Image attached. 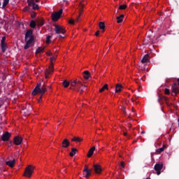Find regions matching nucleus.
<instances>
[{"label":"nucleus","instance_id":"nucleus-1","mask_svg":"<svg viewBox=\"0 0 179 179\" xmlns=\"http://www.w3.org/2000/svg\"><path fill=\"white\" fill-rule=\"evenodd\" d=\"M34 41V36H33V30L29 29L27 31L25 34L26 45L24 47V50H28V48H30V47L33 45Z\"/></svg>","mask_w":179,"mask_h":179},{"label":"nucleus","instance_id":"nucleus-2","mask_svg":"<svg viewBox=\"0 0 179 179\" xmlns=\"http://www.w3.org/2000/svg\"><path fill=\"white\" fill-rule=\"evenodd\" d=\"M47 92V86L43 84V85L41 87V84H37L35 89L32 92V96H36V94H38L39 93L41 95L39 99L38 100V103H41V100L43 99V94Z\"/></svg>","mask_w":179,"mask_h":179},{"label":"nucleus","instance_id":"nucleus-3","mask_svg":"<svg viewBox=\"0 0 179 179\" xmlns=\"http://www.w3.org/2000/svg\"><path fill=\"white\" fill-rule=\"evenodd\" d=\"M70 85L72 87H74L73 89V90H76V92H80V94H82L83 92H85V89L86 88V86L83 85V84H82V82H80V80L71 81L70 83Z\"/></svg>","mask_w":179,"mask_h":179},{"label":"nucleus","instance_id":"nucleus-4","mask_svg":"<svg viewBox=\"0 0 179 179\" xmlns=\"http://www.w3.org/2000/svg\"><path fill=\"white\" fill-rule=\"evenodd\" d=\"M34 171V167L31 166V165H29L25 169L24 176L28 177V178H30V177H31V174H33Z\"/></svg>","mask_w":179,"mask_h":179},{"label":"nucleus","instance_id":"nucleus-5","mask_svg":"<svg viewBox=\"0 0 179 179\" xmlns=\"http://www.w3.org/2000/svg\"><path fill=\"white\" fill-rule=\"evenodd\" d=\"M63 10L60 9L59 11L52 13V20L53 22H57L61 15H62Z\"/></svg>","mask_w":179,"mask_h":179},{"label":"nucleus","instance_id":"nucleus-6","mask_svg":"<svg viewBox=\"0 0 179 179\" xmlns=\"http://www.w3.org/2000/svg\"><path fill=\"white\" fill-rule=\"evenodd\" d=\"M55 31L56 34H64L66 33V30L64 27L57 24L55 25Z\"/></svg>","mask_w":179,"mask_h":179},{"label":"nucleus","instance_id":"nucleus-7","mask_svg":"<svg viewBox=\"0 0 179 179\" xmlns=\"http://www.w3.org/2000/svg\"><path fill=\"white\" fill-rule=\"evenodd\" d=\"M154 170L157 172V176H160L162 170H163V163L156 164L154 166Z\"/></svg>","mask_w":179,"mask_h":179},{"label":"nucleus","instance_id":"nucleus-8","mask_svg":"<svg viewBox=\"0 0 179 179\" xmlns=\"http://www.w3.org/2000/svg\"><path fill=\"white\" fill-rule=\"evenodd\" d=\"M5 41H6V36H3L1 41V47L2 52H6V50H8V45H6Z\"/></svg>","mask_w":179,"mask_h":179},{"label":"nucleus","instance_id":"nucleus-9","mask_svg":"<svg viewBox=\"0 0 179 179\" xmlns=\"http://www.w3.org/2000/svg\"><path fill=\"white\" fill-rule=\"evenodd\" d=\"M162 101H165V103H166V106L168 107H170V106L172 105L171 103H170L169 102V98L168 97H166V96H159V98H158V103L162 104Z\"/></svg>","mask_w":179,"mask_h":179},{"label":"nucleus","instance_id":"nucleus-10","mask_svg":"<svg viewBox=\"0 0 179 179\" xmlns=\"http://www.w3.org/2000/svg\"><path fill=\"white\" fill-rule=\"evenodd\" d=\"M52 72H54V66L50 65L48 68V69H47L45 71V79H48V75L51 74Z\"/></svg>","mask_w":179,"mask_h":179},{"label":"nucleus","instance_id":"nucleus-11","mask_svg":"<svg viewBox=\"0 0 179 179\" xmlns=\"http://www.w3.org/2000/svg\"><path fill=\"white\" fill-rule=\"evenodd\" d=\"M171 92L175 94V96H177L179 93L178 85L177 83H174L171 86Z\"/></svg>","mask_w":179,"mask_h":179},{"label":"nucleus","instance_id":"nucleus-12","mask_svg":"<svg viewBox=\"0 0 179 179\" xmlns=\"http://www.w3.org/2000/svg\"><path fill=\"white\" fill-rule=\"evenodd\" d=\"M83 175L85 176V178H90V176H92V170L85 166L83 170Z\"/></svg>","mask_w":179,"mask_h":179},{"label":"nucleus","instance_id":"nucleus-13","mask_svg":"<svg viewBox=\"0 0 179 179\" xmlns=\"http://www.w3.org/2000/svg\"><path fill=\"white\" fill-rule=\"evenodd\" d=\"M69 146H71V143L69 142V140H68V138H64L62 142V148L66 149Z\"/></svg>","mask_w":179,"mask_h":179},{"label":"nucleus","instance_id":"nucleus-14","mask_svg":"<svg viewBox=\"0 0 179 179\" xmlns=\"http://www.w3.org/2000/svg\"><path fill=\"white\" fill-rule=\"evenodd\" d=\"M10 133L6 131L5 134H3L2 135V137H1V140L3 141V142H6L8 141H9L10 138Z\"/></svg>","mask_w":179,"mask_h":179},{"label":"nucleus","instance_id":"nucleus-15","mask_svg":"<svg viewBox=\"0 0 179 179\" xmlns=\"http://www.w3.org/2000/svg\"><path fill=\"white\" fill-rule=\"evenodd\" d=\"M94 171L96 174H101V171H103V169H101V166L99 164L94 165Z\"/></svg>","mask_w":179,"mask_h":179},{"label":"nucleus","instance_id":"nucleus-16","mask_svg":"<svg viewBox=\"0 0 179 179\" xmlns=\"http://www.w3.org/2000/svg\"><path fill=\"white\" fill-rule=\"evenodd\" d=\"M14 143L15 145H19L23 142V138L19 136H17L14 138Z\"/></svg>","mask_w":179,"mask_h":179},{"label":"nucleus","instance_id":"nucleus-17","mask_svg":"<svg viewBox=\"0 0 179 179\" xmlns=\"http://www.w3.org/2000/svg\"><path fill=\"white\" fill-rule=\"evenodd\" d=\"M15 163H16V160L15 159H13V160H12V161H6V166H8V167H10L11 169L13 167H15Z\"/></svg>","mask_w":179,"mask_h":179},{"label":"nucleus","instance_id":"nucleus-18","mask_svg":"<svg viewBox=\"0 0 179 179\" xmlns=\"http://www.w3.org/2000/svg\"><path fill=\"white\" fill-rule=\"evenodd\" d=\"M95 150H96V147L91 148L88 152L87 157H92V156H93V153H94Z\"/></svg>","mask_w":179,"mask_h":179},{"label":"nucleus","instance_id":"nucleus-19","mask_svg":"<svg viewBox=\"0 0 179 179\" xmlns=\"http://www.w3.org/2000/svg\"><path fill=\"white\" fill-rule=\"evenodd\" d=\"M149 62V54L145 55V56L141 59L142 64H146V62Z\"/></svg>","mask_w":179,"mask_h":179},{"label":"nucleus","instance_id":"nucleus-20","mask_svg":"<svg viewBox=\"0 0 179 179\" xmlns=\"http://www.w3.org/2000/svg\"><path fill=\"white\" fill-rule=\"evenodd\" d=\"M83 5L80 4V8H79V10H80V14L78 16L77 19H76V22H79L80 19V15H82V12H83Z\"/></svg>","mask_w":179,"mask_h":179},{"label":"nucleus","instance_id":"nucleus-21","mask_svg":"<svg viewBox=\"0 0 179 179\" xmlns=\"http://www.w3.org/2000/svg\"><path fill=\"white\" fill-rule=\"evenodd\" d=\"M83 73H84V75H83L84 79L87 80V79H89V78H90V72H89V71H85L83 72Z\"/></svg>","mask_w":179,"mask_h":179},{"label":"nucleus","instance_id":"nucleus-22","mask_svg":"<svg viewBox=\"0 0 179 179\" xmlns=\"http://www.w3.org/2000/svg\"><path fill=\"white\" fill-rule=\"evenodd\" d=\"M124 14L120 15V16L117 17V23H122L123 19H124Z\"/></svg>","mask_w":179,"mask_h":179},{"label":"nucleus","instance_id":"nucleus-23","mask_svg":"<svg viewBox=\"0 0 179 179\" xmlns=\"http://www.w3.org/2000/svg\"><path fill=\"white\" fill-rule=\"evenodd\" d=\"M122 89V85L121 84H117L115 87V93H120Z\"/></svg>","mask_w":179,"mask_h":179},{"label":"nucleus","instance_id":"nucleus-24","mask_svg":"<svg viewBox=\"0 0 179 179\" xmlns=\"http://www.w3.org/2000/svg\"><path fill=\"white\" fill-rule=\"evenodd\" d=\"M83 141V138L74 136L73 138H71V142H82Z\"/></svg>","mask_w":179,"mask_h":179},{"label":"nucleus","instance_id":"nucleus-25","mask_svg":"<svg viewBox=\"0 0 179 179\" xmlns=\"http://www.w3.org/2000/svg\"><path fill=\"white\" fill-rule=\"evenodd\" d=\"M76 152H78V150L75 148H71V152H70L71 157H73L75 155H76Z\"/></svg>","mask_w":179,"mask_h":179},{"label":"nucleus","instance_id":"nucleus-26","mask_svg":"<svg viewBox=\"0 0 179 179\" xmlns=\"http://www.w3.org/2000/svg\"><path fill=\"white\" fill-rule=\"evenodd\" d=\"M99 27L101 30H104L106 29V24L103 22H100L99 24Z\"/></svg>","mask_w":179,"mask_h":179},{"label":"nucleus","instance_id":"nucleus-27","mask_svg":"<svg viewBox=\"0 0 179 179\" xmlns=\"http://www.w3.org/2000/svg\"><path fill=\"white\" fill-rule=\"evenodd\" d=\"M45 50V47H39L36 49V54H40V52H43V50Z\"/></svg>","mask_w":179,"mask_h":179},{"label":"nucleus","instance_id":"nucleus-28","mask_svg":"<svg viewBox=\"0 0 179 179\" xmlns=\"http://www.w3.org/2000/svg\"><path fill=\"white\" fill-rule=\"evenodd\" d=\"M166 145H163L162 148H160L159 149L157 150V153H162V152H164V149H166Z\"/></svg>","mask_w":179,"mask_h":179},{"label":"nucleus","instance_id":"nucleus-29","mask_svg":"<svg viewBox=\"0 0 179 179\" xmlns=\"http://www.w3.org/2000/svg\"><path fill=\"white\" fill-rule=\"evenodd\" d=\"M105 90H108V85L106 84L101 89H100L99 93H103Z\"/></svg>","mask_w":179,"mask_h":179},{"label":"nucleus","instance_id":"nucleus-30","mask_svg":"<svg viewBox=\"0 0 179 179\" xmlns=\"http://www.w3.org/2000/svg\"><path fill=\"white\" fill-rule=\"evenodd\" d=\"M30 27H31L32 29H35L36 24V21L34 20H31L29 24Z\"/></svg>","mask_w":179,"mask_h":179},{"label":"nucleus","instance_id":"nucleus-31","mask_svg":"<svg viewBox=\"0 0 179 179\" xmlns=\"http://www.w3.org/2000/svg\"><path fill=\"white\" fill-rule=\"evenodd\" d=\"M27 3L29 6H32L35 5L36 3H34V0H27Z\"/></svg>","mask_w":179,"mask_h":179},{"label":"nucleus","instance_id":"nucleus-32","mask_svg":"<svg viewBox=\"0 0 179 179\" xmlns=\"http://www.w3.org/2000/svg\"><path fill=\"white\" fill-rule=\"evenodd\" d=\"M57 59V56H52L50 57V65H52L54 66V63H52V61H55Z\"/></svg>","mask_w":179,"mask_h":179},{"label":"nucleus","instance_id":"nucleus-33","mask_svg":"<svg viewBox=\"0 0 179 179\" xmlns=\"http://www.w3.org/2000/svg\"><path fill=\"white\" fill-rule=\"evenodd\" d=\"M69 84H70V83L68 82L67 80H64V81L63 82V86H64V87H65V88L68 87L69 86Z\"/></svg>","mask_w":179,"mask_h":179},{"label":"nucleus","instance_id":"nucleus-34","mask_svg":"<svg viewBox=\"0 0 179 179\" xmlns=\"http://www.w3.org/2000/svg\"><path fill=\"white\" fill-rule=\"evenodd\" d=\"M119 9L120 10H124L127 9V5H125V4L120 5L119 6Z\"/></svg>","mask_w":179,"mask_h":179},{"label":"nucleus","instance_id":"nucleus-35","mask_svg":"<svg viewBox=\"0 0 179 179\" xmlns=\"http://www.w3.org/2000/svg\"><path fill=\"white\" fill-rule=\"evenodd\" d=\"M46 44H51V36H48L46 38Z\"/></svg>","mask_w":179,"mask_h":179},{"label":"nucleus","instance_id":"nucleus-36","mask_svg":"<svg viewBox=\"0 0 179 179\" xmlns=\"http://www.w3.org/2000/svg\"><path fill=\"white\" fill-rule=\"evenodd\" d=\"M8 3H9V0H3V8H5Z\"/></svg>","mask_w":179,"mask_h":179},{"label":"nucleus","instance_id":"nucleus-37","mask_svg":"<svg viewBox=\"0 0 179 179\" xmlns=\"http://www.w3.org/2000/svg\"><path fill=\"white\" fill-rule=\"evenodd\" d=\"M38 26H43L44 24V20H39L38 21Z\"/></svg>","mask_w":179,"mask_h":179},{"label":"nucleus","instance_id":"nucleus-38","mask_svg":"<svg viewBox=\"0 0 179 179\" xmlns=\"http://www.w3.org/2000/svg\"><path fill=\"white\" fill-rule=\"evenodd\" d=\"M32 9H34V10H36V9H38V4H36L32 6Z\"/></svg>","mask_w":179,"mask_h":179},{"label":"nucleus","instance_id":"nucleus-39","mask_svg":"<svg viewBox=\"0 0 179 179\" xmlns=\"http://www.w3.org/2000/svg\"><path fill=\"white\" fill-rule=\"evenodd\" d=\"M164 93L165 94H170V90L169 88H166Z\"/></svg>","mask_w":179,"mask_h":179},{"label":"nucleus","instance_id":"nucleus-40","mask_svg":"<svg viewBox=\"0 0 179 179\" xmlns=\"http://www.w3.org/2000/svg\"><path fill=\"white\" fill-rule=\"evenodd\" d=\"M120 166L122 169H124L125 167V164L124 163V162H120Z\"/></svg>","mask_w":179,"mask_h":179},{"label":"nucleus","instance_id":"nucleus-41","mask_svg":"<svg viewBox=\"0 0 179 179\" xmlns=\"http://www.w3.org/2000/svg\"><path fill=\"white\" fill-rule=\"evenodd\" d=\"M69 23L70 24H75V20H73V19H71V20H70L69 21Z\"/></svg>","mask_w":179,"mask_h":179},{"label":"nucleus","instance_id":"nucleus-42","mask_svg":"<svg viewBox=\"0 0 179 179\" xmlns=\"http://www.w3.org/2000/svg\"><path fill=\"white\" fill-rule=\"evenodd\" d=\"M29 9H30V8H29V6H27V7H25V8L23 9V10H24V12H27V10H29Z\"/></svg>","mask_w":179,"mask_h":179},{"label":"nucleus","instance_id":"nucleus-43","mask_svg":"<svg viewBox=\"0 0 179 179\" xmlns=\"http://www.w3.org/2000/svg\"><path fill=\"white\" fill-rule=\"evenodd\" d=\"M99 34H100V31H97L95 33V36H96V37H99Z\"/></svg>","mask_w":179,"mask_h":179},{"label":"nucleus","instance_id":"nucleus-44","mask_svg":"<svg viewBox=\"0 0 179 179\" xmlns=\"http://www.w3.org/2000/svg\"><path fill=\"white\" fill-rule=\"evenodd\" d=\"M46 55H48V57H51L52 55V53L51 52H46Z\"/></svg>","mask_w":179,"mask_h":179},{"label":"nucleus","instance_id":"nucleus-45","mask_svg":"<svg viewBox=\"0 0 179 179\" xmlns=\"http://www.w3.org/2000/svg\"><path fill=\"white\" fill-rule=\"evenodd\" d=\"M122 111H123L124 114H127V110H125V108H122Z\"/></svg>","mask_w":179,"mask_h":179},{"label":"nucleus","instance_id":"nucleus-46","mask_svg":"<svg viewBox=\"0 0 179 179\" xmlns=\"http://www.w3.org/2000/svg\"><path fill=\"white\" fill-rule=\"evenodd\" d=\"M59 37L60 38H65V36H63L62 35H59Z\"/></svg>","mask_w":179,"mask_h":179},{"label":"nucleus","instance_id":"nucleus-47","mask_svg":"<svg viewBox=\"0 0 179 179\" xmlns=\"http://www.w3.org/2000/svg\"><path fill=\"white\" fill-rule=\"evenodd\" d=\"M123 135H124V136H127V132H124Z\"/></svg>","mask_w":179,"mask_h":179},{"label":"nucleus","instance_id":"nucleus-48","mask_svg":"<svg viewBox=\"0 0 179 179\" xmlns=\"http://www.w3.org/2000/svg\"><path fill=\"white\" fill-rule=\"evenodd\" d=\"M145 134V131H141V134L143 135Z\"/></svg>","mask_w":179,"mask_h":179},{"label":"nucleus","instance_id":"nucleus-49","mask_svg":"<svg viewBox=\"0 0 179 179\" xmlns=\"http://www.w3.org/2000/svg\"><path fill=\"white\" fill-rule=\"evenodd\" d=\"M63 2H68V1H66V0H63Z\"/></svg>","mask_w":179,"mask_h":179},{"label":"nucleus","instance_id":"nucleus-50","mask_svg":"<svg viewBox=\"0 0 179 179\" xmlns=\"http://www.w3.org/2000/svg\"><path fill=\"white\" fill-rule=\"evenodd\" d=\"M178 127H179V117L178 119Z\"/></svg>","mask_w":179,"mask_h":179},{"label":"nucleus","instance_id":"nucleus-51","mask_svg":"<svg viewBox=\"0 0 179 179\" xmlns=\"http://www.w3.org/2000/svg\"><path fill=\"white\" fill-rule=\"evenodd\" d=\"M178 80V86H179V78H178V80Z\"/></svg>","mask_w":179,"mask_h":179},{"label":"nucleus","instance_id":"nucleus-52","mask_svg":"<svg viewBox=\"0 0 179 179\" xmlns=\"http://www.w3.org/2000/svg\"><path fill=\"white\" fill-rule=\"evenodd\" d=\"M39 1L38 0H36L35 2L38 3Z\"/></svg>","mask_w":179,"mask_h":179},{"label":"nucleus","instance_id":"nucleus-53","mask_svg":"<svg viewBox=\"0 0 179 179\" xmlns=\"http://www.w3.org/2000/svg\"><path fill=\"white\" fill-rule=\"evenodd\" d=\"M162 111H163V108H162Z\"/></svg>","mask_w":179,"mask_h":179},{"label":"nucleus","instance_id":"nucleus-54","mask_svg":"<svg viewBox=\"0 0 179 179\" xmlns=\"http://www.w3.org/2000/svg\"><path fill=\"white\" fill-rule=\"evenodd\" d=\"M0 6H1V2H0Z\"/></svg>","mask_w":179,"mask_h":179},{"label":"nucleus","instance_id":"nucleus-55","mask_svg":"<svg viewBox=\"0 0 179 179\" xmlns=\"http://www.w3.org/2000/svg\"><path fill=\"white\" fill-rule=\"evenodd\" d=\"M71 89H73V88L71 87Z\"/></svg>","mask_w":179,"mask_h":179}]
</instances>
